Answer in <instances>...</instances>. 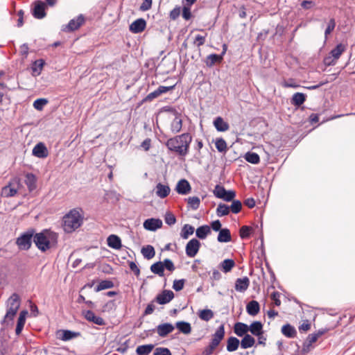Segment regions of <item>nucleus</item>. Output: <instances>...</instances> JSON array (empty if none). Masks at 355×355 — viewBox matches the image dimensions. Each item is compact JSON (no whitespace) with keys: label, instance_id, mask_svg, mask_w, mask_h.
<instances>
[{"label":"nucleus","instance_id":"obj_1","mask_svg":"<svg viewBox=\"0 0 355 355\" xmlns=\"http://www.w3.org/2000/svg\"><path fill=\"white\" fill-rule=\"evenodd\" d=\"M192 136L190 133H183L168 139L165 145L168 150L175 153L179 156L185 157L189 151Z\"/></svg>","mask_w":355,"mask_h":355},{"label":"nucleus","instance_id":"obj_2","mask_svg":"<svg viewBox=\"0 0 355 355\" xmlns=\"http://www.w3.org/2000/svg\"><path fill=\"white\" fill-rule=\"evenodd\" d=\"M58 234L49 230H44L41 232L34 233L33 242L37 248L42 252L56 247Z\"/></svg>","mask_w":355,"mask_h":355},{"label":"nucleus","instance_id":"obj_3","mask_svg":"<svg viewBox=\"0 0 355 355\" xmlns=\"http://www.w3.org/2000/svg\"><path fill=\"white\" fill-rule=\"evenodd\" d=\"M84 220L83 211L81 208H74L69 211L62 220L64 232L70 233L79 228Z\"/></svg>","mask_w":355,"mask_h":355},{"label":"nucleus","instance_id":"obj_4","mask_svg":"<svg viewBox=\"0 0 355 355\" xmlns=\"http://www.w3.org/2000/svg\"><path fill=\"white\" fill-rule=\"evenodd\" d=\"M56 1H34L31 6L33 16L38 19L44 18L47 6L53 7Z\"/></svg>","mask_w":355,"mask_h":355},{"label":"nucleus","instance_id":"obj_5","mask_svg":"<svg viewBox=\"0 0 355 355\" xmlns=\"http://www.w3.org/2000/svg\"><path fill=\"white\" fill-rule=\"evenodd\" d=\"M19 306V296L17 293H13L8 300V309L4 319L12 320Z\"/></svg>","mask_w":355,"mask_h":355},{"label":"nucleus","instance_id":"obj_6","mask_svg":"<svg viewBox=\"0 0 355 355\" xmlns=\"http://www.w3.org/2000/svg\"><path fill=\"white\" fill-rule=\"evenodd\" d=\"M35 230L34 229H29L26 232L22 233L16 240V244L19 249L21 250H28L31 248L32 245V240L33 241Z\"/></svg>","mask_w":355,"mask_h":355},{"label":"nucleus","instance_id":"obj_7","mask_svg":"<svg viewBox=\"0 0 355 355\" xmlns=\"http://www.w3.org/2000/svg\"><path fill=\"white\" fill-rule=\"evenodd\" d=\"M21 187V180L19 178L12 179L8 185L2 189V196L6 198H10L15 196L18 190Z\"/></svg>","mask_w":355,"mask_h":355},{"label":"nucleus","instance_id":"obj_8","mask_svg":"<svg viewBox=\"0 0 355 355\" xmlns=\"http://www.w3.org/2000/svg\"><path fill=\"white\" fill-rule=\"evenodd\" d=\"M346 50L345 45L343 44H338L333 49L329 55L324 58V62L326 65L330 66L334 65L336 61L339 59L342 53Z\"/></svg>","mask_w":355,"mask_h":355},{"label":"nucleus","instance_id":"obj_9","mask_svg":"<svg viewBox=\"0 0 355 355\" xmlns=\"http://www.w3.org/2000/svg\"><path fill=\"white\" fill-rule=\"evenodd\" d=\"M85 21L83 15L80 14L76 17L71 19L66 25H63L62 31L67 33H70L78 30Z\"/></svg>","mask_w":355,"mask_h":355},{"label":"nucleus","instance_id":"obj_10","mask_svg":"<svg viewBox=\"0 0 355 355\" xmlns=\"http://www.w3.org/2000/svg\"><path fill=\"white\" fill-rule=\"evenodd\" d=\"M200 248V241L196 239H192L186 245V254L189 257H194L198 252Z\"/></svg>","mask_w":355,"mask_h":355},{"label":"nucleus","instance_id":"obj_11","mask_svg":"<svg viewBox=\"0 0 355 355\" xmlns=\"http://www.w3.org/2000/svg\"><path fill=\"white\" fill-rule=\"evenodd\" d=\"M174 297V293L171 290H164L161 293L158 294L155 297V301L159 304H166L170 302Z\"/></svg>","mask_w":355,"mask_h":355},{"label":"nucleus","instance_id":"obj_12","mask_svg":"<svg viewBox=\"0 0 355 355\" xmlns=\"http://www.w3.org/2000/svg\"><path fill=\"white\" fill-rule=\"evenodd\" d=\"M174 329L175 327L172 324L166 322L157 325L155 330L160 337L164 338L173 332ZM153 331H155V329Z\"/></svg>","mask_w":355,"mask_h":355},{"label":"nucleus","instance_id":"obj_13","mask_svg":"<svg viewBox=\"0 0 355 355\" xmlns=\"http://www.w3.org/2000/svg\"><path fill=\"white\" fill-rule=\"evenodd\" d=\"M162 221L159 218H148L144 223V227L150 231H156L157 229L162 227Z\"/></svg>","mask_w":355,"mask_h":355},{"label":"nucleus","instance_id":"obj_14","mask_svg":"<svg viewBox=\"0 0 355 355\" xmlns=\"http://www.w3.org/2000/svg\"><path fill=\"white\" fill-rule=\"evenodd\" d=\"M32 153L34 156L38 158H46L49 155L47 148L45 144L42 142H40L35 146Z\"/></svg>","mask_w":355,"mask_h":355},{"label":"nucleus","instance_id":"obj_15","mask_svg":"<svg viewBox=\"0 0 355 355\" xmlns=\"http://www.w3.org/2000/svg\"><path fill=\"white\" fill-rule=\"evenodd\" d=\"M146 21L142 18H139L130 25V31L133 33H139L146 28Z\"/></svg>","mask_w":355,"mask_h":355},{"label":"nucleus","instance_id":"obj_16","mask_svg":"<svg viewBox=\"0 0 355 355\" xmlns=\"http://www.w3.org/2000/svg\"><path fill=\"white\" fill-rule=\"evenodd\" d=\"M175 190L179 194L187 195L190 193L191 187L187 180L182 179L178 182Z\"/></svg>","mask_w":355,"mask_h":355},{"label":"nucleus","instance_id":"obj_17","mask_svg":"<svg viewBox=\"0 0 355 355\" xmlns=\"http://www.w3.org/2000/svg\"><path fill=\"white\" fill-rule=\"evenodd\" d=\"M250 280L248 277H244L243 278H238L235 282V290L239 292L243 293L249 287Z\"/></svg>","mask_w":355,"mask_h":355},{"label":"nucleus","instance_id":"obj_18","mask_svg":"<svg viewBox=\"0 0 355 355\" xmlns=\"http://www.w3.org/2000/svg\"><path fill=\"white\" fill-rule=\"evenodd\" d=\"M27 315L28 311L26 310H23L20 312L15 329L16 335L19 336L21 333L26 322V318Z\"/></svg>","mask_w":355,"mask_h":355},{"label":"nucleus","instance_id":"obj_19","mask_svg":"<svg viewBox=\"0 0 355 355\" xmlns=\"http://www.w3.org/2000/svg\"><path fill=\"white\" fill-rule=\"evenodd\" d=\"M182 128V120L180 114L176 112L175 116L171 123V130L173 133L176 134L181 131Z\"/></svg>","mask_w":355,"mask_h":355},{"label":"nucleus","instance_id":"obj_20","mask_svg":"<svg viewBox=\"0 0 355 355\" xmlns=\"http://www.w3.org/2000/svg\"><path fill=\"white\" fill-rule=\"evenodd\" d=\"M249 331L248 325L245 323L238 322L234 326V332L239 337H243L248 334Z\"/></svg>","mask_w":355,"mask_h":355},{"label":"nucleus","instance_id":"obj_21","mask_svg":"<svg viewBox=\"0 0 355 355\" xmlns=\"http://www.w3.org/2000/svg\"><path fill=\"white\" fill-rule=\"evenodd\" d=\"M85 318L89 322H92L93 323L98 325H104L105 321L104 320L100 317L97 316L94 314L92 311L88 310L85 313Z\"/></svg>","mask_w":355,"mask_h":355},{"label":"nucleus","instance_id":"obj_22","mask_svg":"<svg viewBox=\"0 0 355 355\" xmlns=\"http://www.w3.org/2000/svg\"><path fill=\"white\" fill-rule=\"evenodd\" d=\"M24 182L30 192L34 191L37 188V178L34 174L31 173H27L25 175Z\"/></svg>","mask_w":355,"mask_h":355},{"label":"nucleus","instance_id":"obj_23","mask_svg":"<svg viewBox=\"0 0 355 355\" xmlns=\"http://www.w3.org/2000/svg\"><path fill=\"white\" fill-rule=\"evenodd\" d=\"M249 331L257 336L263 334V324L260 321H254L248 326Z\"/></svg>","mask_w":355,"mask_h":355},{"label":"nucleus","instance_id":"obj_24","mask_svg":"<svg viewBox=\"0 0 355 355\" xmlns=\"http://www.w3.org/2000/svg\"><path fill=\"white\" fill-rule=\"evenodd\" d=\"M260 306L257 301L252 300L249 302L246 306L247 313L252 316H254L259 313Z\"/></svg>","mask_w":355,"mask_h":355},{"label":"nucleus","instance_id":"obj_25","mask_svg":"<svg viewBox=\"0 0 355 355\" xmlns=\"http://www.w3.org/2000/svg\"><path fill=\"white\" fill-rule=\"evenodd\" d=\"M107 242L108 246L113 249L119 250L121 248V240L115 234L110 235L107 237Z\"/></svg>","mask_w":355,"mask_h":355},{"label":"nucleus","instance_id":"obj_26","mask_svg":"<svg viewBox=\"0 0 355 355\" xmlns=\"http://www.w3.org/2000/svg\"><path fill=\"white\" fill-rule=\"evenodd\" d=\"M217 240L220 243H228L231 241V233L229 229L223 228L219 231Z\"/></svg>","mask_w":355,"mask_h":355},{"label":"nucleus","instance_id":"obj_27","mask_svg":"<svg viewBox=\"0 0 355 355\" xmlns=\"http://www.w3.org/2000/svg\"><path fill=\"white\" fill-rule=\"evenodd\" d=\"M306 98V94L303 93H295L291 98V104L294 106L300 107L305 102Z\"/></svg>","mask_w":355,"mask_h":355},{"label":"nucleus","instance_id":"obj_28","mask_svg":"<svg viewBox=\"0 0 355 355\" xmlns=\"http://www.w3.org/2000/svg\"><path fill=\"white\" fill-rule=\"evenodd\" d=\"M58 333L60 334L59 338L64 341L70 340L80 335L79 332H75L70 330H61Z\"/></svg>","mask_w":355,"mask_h":355},{"label":"nucleus","instance_id":"obj_29","mask_svg":"<svg viewBox=\"0 0 355 355\" xmlns=\"http://www.w3.org/2000/svg\"><path fill=\"white\" fill-rule=\"evenodd\" d=\"M170 191V187L167 185L158 183L156 186V194L161 198H166L169 194Z\"/></svg>","mask_w":355,"mask_h":355},{"label":"nucleus","instance_id":"obj_30","mask_svg":"<svg viewBox=\"0 0 355 355\" xmlns=\"http://www.w3.org/2000/svg\"><path fill=\"white\" fill-rule=\"evenodd\" d=\"M211 233L210 227L207 225L200 226L196 231V236L200 239H205Z\"/></svg>","mask_w":355,"mask_h":355},{"label":"nucleus","instance_id":"obj_31","mask_svg":"<svg viewBox=\"0 0 355 355\" xmlns=\"http://www.w3.org/2000/svg\"><path fill=\"white\" fill-rule=\"evenodd\" d=\"M282 333L286 337L289 338H295L297 334L296 329H295L294 327H293L290 324H284L282 327Z\"/></svg>","mask_w":355,"mask_h":355},{"label":"nucleus","instance_id":"obj_32","mask_svg":"<svg viewBox=\"0 0 355 355\" xmlns=\"http://www.w3.org/2000/svg\"><path fill=\"white\" fill-rule=\"evenodd\" d=\"M240 344L239 340L234 336L230 337L227 340V351L232 352L239 348Z\"/></svg>","mask_w":355,"mask_h":355},{"label":"nucleus","instance_id":"obj_33","mask_svg":"<svg viewBox=\"0 0 355 355\" xmlns=\"http://www.w3.org/2000/svg\"><path fill=\"white\" fill-rule=\"evenodd\" d=\"M214 125L215 128L218 132H225L227 130L230 128L229 124L227 122L224 121L223 118H221L220 116L217 117L214 120Z\"/></svg>","mask_w":355,"mask_h":355},{"label":"nucleus","instance_id":"obj_34","mask_svg":"<svg viewBox=\"0 0 355 355\" xmlns=\"http://www.w3.org/2000/svg\"><path fill=\"white\" fill-rule=\"evenodd\" d=\"M175 327L184 334H189L191 332V326L188 322L178 321L175 323Z\"/></svg>","mask_w":355,"mask_h":355},{"label":"nucleus","instance_id":"obj_35","mask_svg":"<svg viewBox=\"0 0 355 355\" xmlns=\"http://www.w3.org/2000/svg\"><path fill=\"white\" fill-rule=\"evenodd\" d=\"M255 343V339L250 334L243 336L241 341V347L242 349H248L252 347Z\"/></svg>","mask_w":355,"mask_h":355},{"label":"nucleus","instance_id":"obj_36","mask_svg":"<svg viewBox=\"0 0 355 355\" xmlns=\"http://www.w3.org/2000/svg\"><path fill=\"white\" fill-rule=\"evenodd\" d=\"M225 336V327L224 324L220 325L215 333L213 335V338L211 340L216 343L218 345L220 344L221 340L223 339Z\"/></svg>","mask_w":355,"mask_h":355},{"label":"nucleus","instance_id":"obj_37","mask_svg":"<svg viewBox=\"0 0 355 355\" xmlns=\"http://www.w3.org/2000/svg\"><path fill=\"white\" fill-rule=\"evenodd\" d=\"M153 344L139 345L136 349L137 355H148L154 349Z\"/></svg>","mask_w":355,"mask_h":355},{"label":"nucleus","instance_id":"obj_38","mask_svg":"<svg viewBox=\"0 0 355 355\" xmlns=\"http://www.w3.org/2000/svg\"><path fill=\"white\" fill-rule=\"evenodd\" d=\"M141 252L144 257L146 259H150L155 255V249L151 245L144 246L141 250Z\"/></svg>","mask_w":355,"mask_h":355},{"label":"nucleus","instance_id":"obj_39","mask_svg":"<svg viewBox=\"0 0 355 355\" xmlns=\"http://www.w3.org/2000/svg\"><path fill=\"white\" fill-rule=\"evenodd\" d=\"M194 2L195 1H187V3L182 8V16L187 21L191 19L192 17L191 6L193 4Z\"/></svg>","mask_w":355,"mask_h":355},{"label":"nucleus","instance_id":"obj_40","mask_svg":"<svg viewBox=\"0 0 355 355\" xmlns=\"http://www.w3.org/2000/svg\"><path fill=\"white\" fill-rule=\"evenodd\" d=\"M150 270L152 272L159 275V277H164V269L162 261H157L152 264L150 266Z\"/></svg>","mask_w":355,"mask_h":355},{"label":"nucleus","instance_id":"obj_41","mask_svg":"<svg viewBox=\"0 0 355 355\" xmlns=\"http://www.w3.org/2000/svg\"><path fill=\"white\" fill-rule=\"evenodd\" d=\"M245 159L252 164H257L260 162L259 155L254 152L248 151L244 155Z\"/></svg>","mask_w":355,"mask_h":355},{"label":"nucleus","instance_id":"obj_42","mask_svg":"<svg viewBox=\"0 0 355 355\" xmlns=\"http://www.w3.org/2000/svg\"><path fill=\"white\" fill-rule=\"evenodd\" d=\"M44 64L45 62L43 59L37 60L33 63L31 69L34 75L39 76L41 73Z\"/></svg>","mask_w":355,"mask_h":355},{"label":"nucleus","instance_id":"obj_43","mask_svg":"<svg viewBox=\"0 0 355 355\" xmlns=\"http://www.w3.org/2000/svg\"><path fill=\"white\" fill-rule=\"evenodd\" d=\"M223 59V56L218 54H210L206 58V65L209 67H212L215 63L220 62Z\"/></svg>","mask_w":355,"mask_h":355},{"label":"nucleus","instance_id":"obj_44","mask_svg":"<svg viewBox=\"0 0 355 355\" xmlns=\"http://www.w3.org/2000/svg\"><path fill=\"white\" fill-rule=\"evenodd\" d=\"M194 232V227L189 225V224H185L181 230L180 236L183 239H187L189 236L192 235Z\"/></svg>","mask_w":355,"mask_h":355},{"label":"nucleus","instance_id":"obj_45","mask_svg":"<svg viewBox=\"0 0 355 355\" xmlns=\"http://www.w3.org/2000/svg\"><path fill=\"white\" fill-rule=\"evenodd\" d=\"M114 283L111 280L105 279L102 280L98 285L95 288L96 292H99L101 291L112 288L114 287Z\"/></svg>","mask_w":355,"mask_h":355},{"label":"nucleus","instance_id":"obj_46","mask_svg":"<svg viewBox=\"0 0 355 355\" xmlns=\"http://www.w3.org/2000/svg\"><path fill=\"white\" fill-rule=\"evenodd\" d=\"M234 265L235 262L233 259H227L220 263V266L224 272H228L232 269Z\"/></svg>","mask_w":355,"mask_h":355},{"label":"nucleus","instance_id":"obj_47","mask_svg":"<svg viewBox=\"0 0 355 355\" xmlns=\"http://www.w3.org/2000/svg\"><path fill=\"white\" fill-rule=\"evenodd\" d=\"M214 312L211 309H203L200 311L198 314L199 318L206 322L209 321L211 319L214 318Z\"/></svg>","mask_w":355,"mask_h":355},{"label":"nucleus","instance_id":"obj_48","mask_svg":"<svg viewBox=\"0 0 355 355\" xmlns=\"http://www.w3.org/2000/svg\"><path fill=\"white\" fill-rule=\"evenodd\" d=\"M230 207L225 204L220 203L216 209V215L218 217L227 216L230 213Z\"/></svg>","mask_w":355,"mask_h":355},{"label":"nucleus","instance_id":"obj_49","mask_svg":"<svg viewBox=\"0 0 355 355\" xmlns=\"http://www.w3.org/2000/svg\"><path fill=\"white\" fill-rule=\"evenodd\" d=\"M318 339V335H316L315 334H309L306 338V341L303 347L302 351L304 352H308L309 346H311Z\"/></svg>","mask_w":355,"mask_h":355},{"label":"nucleus","instance_id":"obj_50","mask_svg":"<svg viewBox=\"0 0 355 355\" xmlns=\"http://www.w3.org/2000/svg\"><path fill=\"white\" fill-rule=\"evenodd\" d=\"M215 146L218 151L220 153H225L227 151V143L223 138L216 139Z\"/></svg>","mask_w":355,"mask_h":355},{"label":"nucleus","instance_id":"obj_51","mask_svg":"<svg viewBox=\"0 0 355 355\" xmlns=\"http://www.w3.org/2000/svg\"><path fill=\"white\" fill-rule=\"evenodd\" d=\"M187 200L188 205L193 210H196L200 206V200L197 196L189 197Z\"/></svg>","mask_w":355,"mask_h":355},{"label":"nucleus","instance_id":"obj_52","mask_svg":"<svg viewBox=\"0 0 355 355\" xmlns=\"http://www.w3.org/2000/svg\"><path fill=\"white\" fill-rule=\"evenodd\" d=\"M216 343L211 340L209 345L206 347L204 350L202 351L203 355H211L214 354V350L216 349V347L218 346Z\"/></svg>","mask_w":355,"mask_h":355},{"label":"nucleus","instance_id":"obj_53","mask_svg":"<svg viewBox=\"0 0 355 355\" xmlns=\"http://www.w3.org/2000/svg\"><path fill=\"white\" fill-rule=\"evenodd\" d=\"M225 193L226 189L223 186L219 184L216 185L214 190V194L216 198L223 199Z\"/></svg>","mask_w":355,"mask_h":355},{"label":"nucleus","instance_id":"obj_54","mask_svg":"<svg viewBox=\"0 0 355 355\" xmlns=\"http://www.w3.org/2000/svg\"><path fill=\"white\" fill-rule=\"evenodd\" d=\"M241 208H242V204H241V201L239 200H233L231 206L230 207V209L234 214H238L239 212H240L241 210Z\"/></svg>","mask_w":355,"mask_h":355},{"label":"nucleus","instance_id":"obj_55","mask_svg":"<svg viewBox=\"0 0 355 355\" xmlns=\"http://www.w3.org/2000/svg\"><path fill=\"white\" fill-rule=\"evenodd\" d=\"M252 228L250 226L244 225L242 226L239 231L240 237L242 239H247L250 236Z\"/></svg>","mask_w":355,"mask_h":355},{"label":"nucleus","instance_id":"obj_56","mask_svg":"<svg viewBox=\"0 0 355 355\" xmlns=\"http://www.w3.org/2000/svg\"><path fill=\"white\" fill-rule=\"evenodd\" d=\"M153 355H172V353L167 347H159L155 349Z\"/></svg>","mask_w":355,"mask_h":355},{"label":"nucleus","instance_id":"obj_57","mask_svg":"<svg viewBox=\"0 0 355 355\" xmlns=\"http://www.w3.org/2000/svg\"><path fill=\"white\" fill-rule=\"evenodd\" d=\"M335 26L336 21L334 19L332 18L329 21L327 27L326 28L324 31V36L326 39L327 38V36L334 30Z\"/></svg>","mask_w":355,"mask_h":355},{"label":"nucleus","instance_id":"obj_58","mask_svg":"<svg viewBox=\"0 0 355 355\" xmlns=\"http://www.w3.org/2000/svg\"><path fill=\"white\" fill-rule=\"evenodd\" d=\"M181 11H182V7L181 6H175L170 12L169 17H170L171 19H172V20L177 19L180 17V15L181 14Z\"/></svg>","mask_w":355,"mask_h":355},{"label":"nucleus","instance_id":"obj_59","mask_svg":"<svg viewBox=\"0 0 355 355\" xmlns=\"http://www.w3.org/2000/svg\"><path fill=\"white\" fill-rule=\"evenodd\" d=\"M185 283V279H175L173 281V288L175 291H180L184 288V285Z\"/></svg>","mask_w":355,"mask_h":355},{"label":"nucleus","instance_id":"obj_60","mask_svg":"<svg viewBox=\"0 0 355 355\" xmlns=\"http://www.w3.org/2000/svg\"><path fill=\"white\" fill-rule=\"evenodd\" d=\"M47 102V100L45 98H38L34 101L33 106L36 110H41Z\"/></svg>","mask_w":355,"mask_h":355},{"label":"nucleus","instance_id":"obj_61","mask_svg":"<svg viewBox=\"0 0 355 355\" xmlns=\"http://www.w3.org/2000/svg\"><path fill=\"white\" fill-rule=\"evenodd\" d=\"M162 264L164 266V269L166 268L170 272H173L175 269L173 262L169 259H165L162 262Z\"/></svg>","mask_w":355,"mask_h":355},{"label":"nucleus","instance_id":"obj_62","mask_svg":"<svg viewBox=\"0 0 355 355\" xmlns=\"http://www.w3.org/2000/svg\"><path fill=\"white\" fill-rule=\"evenodd\" d=\"M175 87V85H173L172 86H159L156 90L157 92V94L159 95H162V94L167 93L168 92L172 91Z\"/></svg>","mask_w":355,"mask_h":355},{"label":"nucleus","instance_id":"obj_63","mask_svg":"<svg viewBox=\"0 0 355 355\" xmlns=\"http://www.w3.org/2000/svg\"><path fill=\"white\" fill-rule=\"evenodd\" d=\"M165 223L168 225H173L176 222V218L175 216L171 213H167L165 215Z\"/></svg>","mask_w":355,"mask_h":355},{"label":"nucleus","instance_id":"obj_64","mask_svg":"<svg viewBox=\"0 0 355 355\" xmlns=\"http://www.w3.org/2000/svg\"><path fill=\"white\" fill-rule=\"evenodd\" d=\"M235 196H236L235 191H234L232 190H230V191L226 190V193H225V195L223 198V200L225 201H227V202H230L234 200Z\"/></svg>","mask_w":355,"mask_h":355}]
</instances>
